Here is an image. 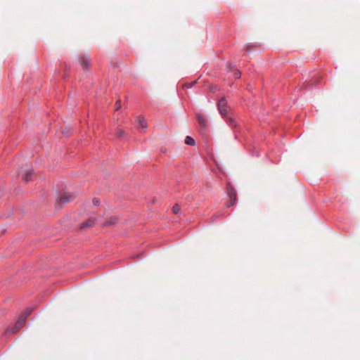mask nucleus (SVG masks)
Masks as SVG:
<instances>
[{"instance_id":"obj_12","label":"nucleus","mask_w":360,"mask_h":360,"mask_svg":"<svg viewBox=\"0 0 360 360\" xmlns=\"http://www.w3.org/2000/svg\"><path fill=\"white\" fill-rule=\"evenodd\" d=\"M240 75H241V73L239 70H234L233 76L236 79L240 78Z\"/></svg>"},{"instance_id":"obj_4","label":"nucleus","mask_w":360,"mask_h":360,"mask_svg":"<svg viewBox=\"0 0 360 360\" xmlns=\"http://www.w3.org/2000/svg\"><path fill=\"white\" fill-rule=\"evenodd\" d=\"M79 63L83 69L88 68L91 65V61L86 56H82L79 60Z\"/></svg>"},{"instance_id":"obj_17","label":"nucleus","mask_w":360,"mask_h":360,"mask_svg":"<svg viewBox=\"0 0 360 360\" xmlns=\"http://www.w3.org/2000/svg\"><path fill=\"white\" fill-rule=\"evenodd\" d=\"M195 83V82H193V83H191V84H186V86L187 88H190V87H191V86H192Z\"/></svg>"},{"instance_id":"obj_15","label":"nucleus","mask_w":360,"mask_h":360,"mask_svg":"<svg viewBox=\"0 0 360 360\" xmlns=\"http://www.w3.org/2000/svg\"><path fill=\"white\" fill-rule=\"evenodd\" d=\"M121 108L120 102L117 101L115 104V110H117Z\"/></svg>"},{"instance_id":"obj_6","label":"nucleus","mask_w":360,"mask_h":360,"mask_svg":"<svg viewBox=\"0 0 360 360\" xmlns=\"http://www.w3.org/2000/svg\"><path fill=\"white\" fill-rule=\"evenodd\" d=\"M198 121L200 126L205 127L207 124V121L205 118H204L202 115H198L197 117Z\"/></svg>"},{"instance_id":"obj_19","label":"nucleus","mask_w":360,"mask_h":360,"mask_svg":"<svg viewBox=\"0 0 360 360\" xmlns=\"http://www.w3.org/2000/svg\"><path fill=\"white\" fill-rule=\"evenodd\" d=\"M249 47H250L249 46H247L246 48H245V50L246 51H249Z\"/></svg>"},{"instance_id":"obj_3","label":"nucleus","mask_w":360,"mask_h":360,"mask_svg":"<svg viewBox=\"0 0 360 360\" xmlns=\"http://www.w3.org/2000/svg\"><path fill=\"white\" fill-rule=\"evenodd\" d=\"M218 109L222 116H226L229 112V108L226 99L222 98L218 103Z\"/></svg>"},{"instance_id":"obj_5","label":"nucleus","mask_w":360,"mask_h":360,"mask_svg":"<svg viewBox=\"0 0 360 360\" xmlns=\"http://www.w3.org/2000/svg\"><path fill=\"white\" fill-rule=\"evenodd\" d=\"M138 121H139V125L140 127H141L143 129L147 127V123L144 118L139 117Z\"/></svg>"},{"instance_id":"obj_18","label":"nucleus","mask_w":360,"mask_h":360,"mask_svg":"<svg viewBox=\"0 0 360 360\" xmlns=\"http://www.w3.org/2000/svg\"><path fill=\"white\" fill-rule=\"evenodd\" d=\"M228 192H231V195H233V192H236V191H234V189H233V188H231V189H229V191H228Z\"/></svg>"},{"instance_id":"obj_13","label":"nucleus","mask_w":360,"mask_h":360,"mask_svg":"<svg viewBox=\"0 0 360 360\" xmlns=\"http://www.w3.org/2000/svg\"><path fill=\"white\" fill-rule=\"evenodd\" d=\"M116 221H117V219L115 217H114V218H112L110 221H107L106 223H105L104 225L107 226V225H110L112 224H115Z\"/></svg>"},{"instance_id":"obj_11","label":"nucleus","mask_w":360,"mask_h":360,"mask_svg":"<svg viewBox=\"0 0 360 360\" xmlns=\"http://www.w3.org/2000/svg\"><path fill=\"white\" fill-rule=\"evenodd\" d=\"M172 211L174 214H177L180 211V206L179 205H174L172 207Z\"/></svg>"},{"instance_id":"obj_7","label":"nucleus","mask_w":360,"mask_h":360,"mask_svg":"<svg viewBox=\"0 0 360 360\" xmlns=\"http://www.w3.org/2000/svg\"><path fill=\"white\" fill-rule=\"evenodd\" d=\"M185 143L189 146H194L195 140L192 137L188 136L185 139Z\"/></svg>"},{"instance_id":"obj_1","label":"nucleus","mask_w":360,"mask_h":360,"mask_svg":"<svg viewBox=\"0 0 360 360\" xmlns=\"http://www.w3.org/2000/svg\"><path fill=\"white\" fill-rule=\"evenodd\" d=\"M31 311H25V315L24 316H22L19 319L18 321L15 323V326L11 328H8L7 330V332L8 333H15L18 331V330L20 328H21L25 323V321H26V318L30 315Z\"/></svg>"},{"instance_id":"obj_14","label":"nucleus","mask_w":360,"mask_h":360,"mask_svg":"<svg viewBox=\"0 0 360 360\" xmlns=\"http://www.w3.org/2000/svg\"><path fill=\"white\" fill-rule=\"evenodd\" d=\"M93 204L95 205V206H98L100 205V200L98 198H94L93 199Z\"/></svg>"},{"instance_id":"obj_9","label":"nucleus","mask_w":360,"mask_h":360,"mask_svg":"<svg viewBox=\"0 0 360 360\" xmlns=\"http://www.w3.org/2000/svg\"><path fill=\"white\" fill-rule=\"evenodd\" d=\"M32 174H33V173H32V171H29V172H27L25 174V176H24V180H25V181H28L29 180H30V179H31V177H32Z\"/></svg>"},{"instance_id":"obj_8","label":"nucleus","mask_w":360,"mask_h":360,"mask_svg":"<svg viewBox=\"0 0 360 360\" xmlns=\"http://www.w3.org/2000/svg\"><path fill=\"white\" fill-rule=\"evenodd\" d=\"M94 224V219H89L85 224H83L81 226V228L84 229V228H86V227L91 226H93Z\"/></svg>"},{"instance_id":"obj_10","label":"nucleus","mask_w":360,"mask_h":360,"mask_svg":"<svg viewBox=\"0 0 360 360\" xmlns=\"http://www.w3.org/2000/svg\"><path fill=\"white\" fill-rule=\"evenodd\" d=\"M229 198L231 199V201H233V203H236V193L233 192V195H231V192H228Z\"/></svg>"},{"instance_id":"obj_2","label":"nucleus","mask_w":360,"mask_h":360,"mask_svg":"<svg viewBox=\"0 0 360 360\" xmlns=\"http://www.w3.org/2000/svg\"><path fill=\"white\" fill-rule=\"evenodd\" d=\"M74 198V196L72 193L64 192L61 193V195L59 196V198L56 200V204H63V203H67L70 201H71Z\"/></svg>"},{"instance_id":"obj_16","label":"nucleus","mask_w":360,"mask_h":360,"mask_svg":"<svg viewBox=\"0 0 360 360\" xmlns=\"http://www.w3.org/2000/svg\"><path fill=\"white\" fill-rule=\"evenodd\" d=\"M235 203H233V201L229 200V202L227 203V207L233 206Z\"/></svg>"}]
</instances>
